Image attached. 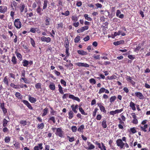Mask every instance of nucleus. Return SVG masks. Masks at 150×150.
<instances>
[{
  "instance_id": "10",
  "label": "nucleus",
  "mask_w": 150,
  "mask_h": 150,
  "mask_svg": "<svg viewBox=\"0 0 150 150\" xmlns=\"http://www.w3.org/2000/svg\"><path fill=\"white\" fill-rule=\"evenodd\" d=\"M22 102L26 105L27 107L30 110H33V108L31 106V105L26 100H23Z\"/></svg>"
},
{
  "instance_id": "38",
  "label": "nucleus",
  "mask_w": 150,
  "mask_h": 150,
  "mask_svg": "<svg viewBox=\"0 0 150 150\" xmlns=\"http://www.w3.org/2000/svg\"><path fill=\"white\" fill-rule=\"evenodd\" d=\"M116 99V97L115 96H111L110 99V101L111 103H112Z\"/></svg>"
},
{
  "instance_id": "1",
  "label": "nucleus",
  "mask_w": 150,
  "mask_h": 150,
  "mask_svg": "<svg viewBox=\"0 0 150 150\" xmlns=\"http://www.w3.org/2000/svg\"><path fill=\"white\" fill-rule=\"evenodd\" d=\"M55 134L60 137H63L64 133L62 130L61 127H59L57 129V130L55 133Z\"/></svg>"
},
{
  "instance_id": "27",
  "label": "nucleus",
  "mask_w": 150,
  "mask_h": 150,
  "mask_svg": "<svg viewBox=\"0 0 150 150\" xmlns=\"http://www.w3.org/2000/svg\"><path fill=\"white\" fill-rule=\"evenodd\" d=\"M15 96L17 98L19 99H21L22 98V96L21 94L18 92H16L15 94Z\"/></svg>"
},
{
  "instance_id": "43",
  "label": "nucleus",
  "mask_w": 150,
  "mask_h": 150,
  "mask_svg": "<svg viewBox=\"0 0 150 150\" xmlns=\"http://www.w3.org/2000/svg\"><path fill=\"white\" fill-rule=\"evenodd\" d=\"M80 40V37L79 35H77L74 40V42L75 43H78Z\"/></svg>"
},
{
  "instance_id": "35",
  "label": "nucleus",
  "mask_w": 150,
  "mask_h": 150,
  "mask_svg": "<svg viewBox=\"0 0 150 150\" xmlns=\"http://www.w3.org/2000/svg\"><path fill=\"white\" fill-rule=\"evenodd\" d=\"M49 88L52 90H54L55 89V86L53 83H51L49 86Z\"/></svg>"
},
{
  "instance_id": "62",
  "label": "nucleus",
  "mask_w": 150,
  "mask_h": 150,
  "mask_svg": "<svg viewBox=\"0 0 150 150\" xmlns=\"http://www.w3.org/2000/svg\"><path fill=\"white\" fill-rule=\"evenodd\" d=\"M132 123L135 124H137L138 123V121L137 118L133 119Z\"/></svg>"
},
{
  "instance_id": "18",
  "label": "nucleus",
  "mask_w": 150,
  "mask_h": 150,
  "mask_svg": "<svg viewBox=\"0 0 150 150\" xmlns=\"http://www.w3.org/2000/svg\"><path fill=\"white\" fill-rule=\"evenodd\" d=\"M28 99L29 101L32 103H35L37 100L35 98L31 97L30 96H28Z\"/></svg>"
},
{
  "instance_id": "5",
  "label": "nucleus",
  "mask_w": 150,
  "mask_h": 150,
  "mask_svg": "<svg viewBox=\"0 0 150 150\" xmlns=\"http://www.w3.org/2000/svg\"><path fill=\"white\" fill-rule=\"evenodd\" d=\"M135 96L140 99L143 100L144 98V96L143 94L139 92H137L134 93Z\"/></svg>"
},
{
  "instance_id": "22",
  "label": "nucleus",
  "mask_w": 150,
  "mask_h": 150,
  "mask_svg": "<svg viewBox=\"0 0 150 150\" xmlns=\"http://www.w3.org/2000/svg\"><path fill=\"white\" fill-rule=\"evenodd\" d=\"M45 126L44 123H41L38 124L37 125V127L38 129H43Z\"/></svg>"
},
{
  "instance_id": "47",
  "label": "nucleus",
  "mask_w": 150,
  "mask_h": 150,
  "mask_svg": "<svg viewBox=\"0 0 150 150\" xmlns=\"http://www.w3.org/2000/svg\"><path fill=\"white\" fill-rule=\"evenodd\" d=\"M107 78L108 79L111 80L116 79L117 78V76L116 75H113L110 76H108Z\"/></svg>"
},
{
  "instance_id": "49",
  "label": "nucleus",
  "mask_w": 150,
  "mask_h": 150,
  "mask_svg": "<svg viewBox=\"0 0 150 150\" xmlns=\"http://www.w3.org/2000/svg\"><path fill=\"white\" fill-rule=\"evenodd\" d=\"M67 138L69 139V141L70 142H71L74 141L75 140L74 137H70L69 136H67Z\"/></svg>"
},
{
  "instance_id": "52",
  "label": "nucleus",
  "mask_w": 150,
  "mask_h": 150,
  "mask_svg": "<svg viewBox=\"0 0 150 150\" xmlns=\"http://www.w3.org/2000/svg\"><path fill=\"white\" fill-rule=\"evenodd\" d=\"M61 14L62 15H64L65 16H67L69 14V12L68 10H67L65 11V13L62 12Z\"/></svg>"
},
{
  "instance_id": "20",
  "label": "nucleus",
  "mask_w": 150,
  "mask_h": 150,
  "mask_svg": "<svg viewBox=\"0 0 150 150\" xmlns=\"http://www.w3.org/2000/svg\"><path fill=\"white\" fill-rule=\"evenodd\" d=\"M135 105L134 103L132 101H131L129 104V106L132 108V110L134 111L136 110V108L135 106Z\"/></svg>"
},
{
  "instance_id": "24",
  "label": "nucleus",
  "mask_w": 150,
  "mask_h": 150,
  "mask_svg": "<svg viewBox=\"0 0 150 150\" xmlns=\"http://www.w3.org/2000/svg\"><path fill=\"white\" fill-rule=\"evenodd\" d=\"M42 11L41 8V7L40 6H39L38 8L36 9V11L37 13L39 15H41L42 13H41V11Z\"/></svg>"
},
{
  "instance_id": "13",
  "label": "nucleus",
  "mask_w": 150,
  "mask_h": 150,
  "mask_svg": "<svg viewBox=\"0 0 150 150\" xmlns=\"http://www.w3.org/2000/svg\"><path fill=\"white\" fill-rule=\"evenodd\" d=\"M76 65L79 67H89V65L88 64L78 62L76 63Z\"/></svg>"
},
{
  "instance_id": "19",
  "label": "nucleus",
  "mask_w": 150,
  "mask_h": 150,
  "mask_svg": "<svg viewBox=\"0 0 150 150\" xmlns=\"http://www.w3.org/2000/svg\"><path fill=\"white\" fill-rule=\"evenodd\" d=\"M9 121V120H8L5 118L3 119L2 122L3 126V127L7 126Z\"/></svg>"
},
{
  "instance_id": "11",
  "label": "nucleus",
  "mask_w": 150,
  "mask_h": 150,
  "mask_svg": "<svg viewBox=\"0 0 150 150\" xmlns=\"http://www.w3.org/2000/svg\"><path fill=\"white\" fill-rule=\"evenodd\" d=\"M41 40L43 42H49L51 41V39L50 37L46 38L45 36H42L41 38Z\"/></svg>"
},
{
  "instance_id": "2",
  "label": "nucleus",
  "mask_w": 150,
  "mask_h": 150,
  "mask_svg": "<svg viewBox=\"0 0 150 150\" xmlns=\"http://www.w3.org/2000/svg\"><path fill=\"white\" fill-rule=\"evenodd\" d=\"M21 23L20 21V19H16L14 22V25L17 29H20L21 27Z\"/></svg>"
},
{
  "instance_id": "9",
  "label": "nucleus",
  "mask_w": 150,
  "mask_h": 150,
  "mask_svg": "<svg viewBox=\"0 0 150 150\" xmlns=\"http://www.w3.org/2000/svg\"><path fill=\"white\" fill-rule=\"evenodd\" d=\"M19 123L20 124L23 126H25L26 125L29 126L30 124V122L29 121H27V120H20V121Z\"/></svg>"
},
{
  "instance_id": "28",
  "label": "nucleus",
  "mask_w": 150,
  "mask_h": 150,
  "mask_svg": "<svg viewBox=\"0 0 150 150\" xmlns=\"http://www.w3.org/2000/svg\"><path fill=\"white\" fill-rule=\"evenodd\" d=\"M74 113L72 111L70 110L68 113L69 118V119H71L73 117Z\"/></svg>"
},
{
  "instance_id": "59",
  "label": "nucleus",
  "mask_w": 150,
  "mask_h": 150,
  "mask_svg": "<svg viewBox=\"0 0 150 150\" xmlns=\"http://www.w3.org/2000/svg\"><path fill=\"white\" fill-rule=\"evenodd\" d=\"M1 109L2 110L3 112L4 115H6L7 114V109L6 108H4Z\"/></svg>"
},
{
  "instance_id": "57",
  "label": "nucleus",
  "mask_w": 150,
  "mask_h": 150,
  "mask_svg": "<svg viewBox=\"0 0 150 150\" xmlns=\"http://www.w3.org/2000/svg\"><path fill=\"white\" fill-rule=\"evenodd\" d=\"M89 82L91 83H93V84H95L96 83V80L93 79L92 78L90 79L89 80Z\"/></svg>"
},
{
  "instance_id": "17",
  "label": "nucleus",
  "mask_w": 150,
  "mask_h": 150,
  "mask_svg": "<svg viewBox=\"0 0 150 150\" xmlns=\"http://www.w3.org/2000/svg\"><path fill=\"white\" fill-rule=\"evenodd\" d=\"M78 105L77 104L75 105L74 106V105H72L71 106V108H72L73 112V111L75 113H77V111L76 110V109H77L78 108Z\"/></svg>"
},
{
  "instance_id": "41",
  "label": "nucleus",
  "mask_w": 150,
  "mask_h": 150,
  "mask_svg": "<svg viewBox=\"0 0 150 150\" xmlns=\"http://www.w3.org/2000/svg\"><path fill=\"white\" fill-rule=\"evenodd\" d=\"M48 3V1L47 0H44L43 7V9H46V8H47Z\"/></svg>"
},
{
  "instance_id": "31",
  "label": "nucleus",
  "mask_w": 150,
  "mask_h": 150,
  "mask_svg": "<svg viewBox=\"0 0 150 150\" xmlns=\"http://www.w3.org/2000/svg\"><path fill=\"white\" fill-rule=\"evenodd\" d=\"M84 128V126L83 125H81L78 129L77 130L78 131L82 132Z\"/></svg>"
},
{
  "instance_id": "32",
  "label": "nucleus",
  "mask_w": 150,
  "mask_h": 150,
  "mask_svg": "<svg viewBox=\"0 0 150 150\" xmlns=\"http://www.w3.org/2000/svg\"><path fill=\"white\" fill-rule=\"evenodd\" d=\"M25 7V5L24 4H23L21 5V6L19 7L21 12L22 13Z\"/></svg>"
},
{
  "instance_id": "46",
  "label": "nucleus",
  "mask_w": 150,
  "mask_h": 150,
  "mask_svg": "<svg viewBox=\"0 0 150 150\" xmlns=\"http://www.w3.org/2000/svg\"><path fill=\"white\" fill-rule=\"evenodd\" d=\"M141 48V46L140 45V44H139L134 49V51L135 52H137Z\"/></svg>"
},
{
  "instance_id": "34",
  "label": "nucleus",
  "mask_w": 150,
  "mask_h": 150,
  "mask_svg": "<svg viewBox=\"0 0 150 150\" xmlns=\"http://www.w3.org/2000/svg\"><path fill=\"white\" fill-rule=\"evenodd\" d=\"M102 126L103 128H105L107 127L106 121V120H104L102 122Z\"/></svg>"
},
{
  "instance_id": "44",
  "label": "nucleus",
  "mask_w": 150,
  "mask_h": 150,
  "mask_svg": "<svg viewBox=\"0 0 150 150\" xmlns=\"http://www.w3.org/2000/svg\"><path fill=\"white\" fill-rule=\"evenodd\" d=\"M3 82L4 83L8 85V81L7 78V76H6L4 77L3 79Z\"/></svg>"
},
{
  "instance_id": "23",
  "label": "nucleus",
  "mask_w": 150,
  "mask_h": 150,
  "mask_svg": "<svg viewBox=\"0 0 150 150\" xmlns=\"http://www.w3.org/2000/svg\"><path fill=\"white\" fill-rule=\"evenodd\" d=\"M124 42V41L123 40H120V41H117L113 43V44L115 46H117L119 45L123 44Z\"/></svg>"
},
{
  "instance_id": "25",
  "label": "nucleus",
  "mask_w": 150,
  "mask_h": 150,
  "mask_svg": "<svg viewBox=\"0 0 150 150\" xmlns=\"http://www.w3.org/2000/svg\"><path fill=\"white\" fill-rule=\"evenodd\" d=\"M22 63L24 67H27L29 64V62L27 60L24 59L23 60Z\"/></svg>"
},
{
  "instance_id": "56",
  "label": "nucleus",
  "mask_w": 150,
  "mask_h": 150,
  "mask_svg": "<svg viewBox=\"0 0 150 150\" xmlns=\"http://www.w3.org/2000/svg\"><path fill=\"white\" fill-rule=\"evenodd\" d=\"M98 110V109L97 108H96L93 113V117H95L96 116L97 111Z\"/></svg>"
},
{
  "instance_id": "55",
  "label": "nucleus",
  "mask_w": 150,
  "mask_h": 150,
  "mask_svg": "<svg viewBox=\"0 0 150 150\" xmlns=\"http://www.w3.org/2000/svg\"><path fill=\"white\" fill-rule=\"evenodd\" d=\"M50 108L51 110V111H50V113L52 115H55V113L56 112V111L54 110H53V108L50 107Z\"/></svg>"
},
{
  "instance_id": "54",
  "label": "nucleus",
  "mask_w": 150,
  "mask_h": 150,
  "mask_svg": "<svg viewBox=\"0 0 150 150\" xmlns=\"http://www.w3.org/2000/svg\"><path fill=\"white\" fill-rule=\"evenodd\" d=\"M35 87L36 88H41V85L40 83H36L35 85Z\"/></svg>"
},
{
  "instance_id": "61",
  "label": "nucleus",
  "mask_w": 150,
  "mask_h": 150,
  "mask_svg": "<svg viewBox=\"0 0 150 150\" xmlns=\"http://www.w3.org/2000/svg\"><path fill=\"white\" fill-rule=\"evenodd\" d=\"M4 127L3 129V131L4 133H6L8 132L9 130L6 127Z\"/></svg>"
},
{
  "instance_id": "26",
  "label": "nucleus",
  "mask_w": 150,
  "mask_h": 150,
  "mask_svg": "<svg viewBox=\"0 0 150 150\" xmlns=\"http://www.w3.org/2000/svg\"><path fill=\"white\" fill-rule=\"evenodd\" d=\"M78 53L81 55H86L87 54V52L83 50H78L77 51Z\"/></svg>"
},
{
  "instance_id": "45",
  "label": "nucleus",
  "mask_w": 150,
  "mask_h": 150,
  "mask_svg": "<svg viewBox=\"0 0 150 150\" xmlns=\"http://www.w3.org/2000/svg\"><path fill=\"white\" fill-rule=\"evenodd\" d=\"M50 121H52L53 123H55L56 122V121L54 117V116L50 117L48 121L50 122Z\"/></svg>"
},
{
  "instance_id": "58",
  "label": "nucleus",
  "mask_w": 150,
  "mask_h": 150,
  "mask_svg": "<svg viewBox=\"0 0 150 150\" xmlns=\"http://www.w3.org/2000/svg\"><path fill=\"white\" fill-rule=\"evenodd\" d=\"M71 130L73 132H76L77 128L76 126H73L71 127Z\"/></svg>"
},
{
  "instance_id": "8",
  "label": "nucleus",
  "mask_w": 150,
  "mask_h": 150,
  "mask_svg": "<svg viewBox=\"0 0 150 150\" xmlns=\"http://www.w3.org/2000/svg\"><path fill=\"white\" fill-rule=\"evenodd\" d=\"M87 144L89 146L88 147H85V148L87 150H91L94 149L95 148V146L92 144L90 142H87Z\"/></svg>"
},
{
  "instance_id": "51",
  "label": "nucleus",
  "mask_w": 150,
  "mask_h": 150,
  "mask_svg": "<svg viewBox=\"0 0 150 150\" xmlns=\"http://www.w3.org/2000/svg\"><path fill=\"white\" fill-rule=\"evenodd\" d=\"M57 29H59L60 28H63V24L62 23H59L57 24Z\"/></svg>"
},
{
  "instance_id": "21",
  "label": "nucleus",
  "mask_w": 150,
  "mask_h": 150,
  "mask_svg": "<svg viewBox=\"0 0 150 150\" xmlns=\"http://www.w3.org/2000/svg\"><path fill=\"white\" fill-rule=\"evenodd\" d=\"M48 112L49 110L48 108L46 107L43 110V113L42 114V116L43 117L46 115Z\"/></svg>"
},
{
  "instance_id": "63",
  "label": "nucleus",
  "mask_w": 150,
  "mask_h": 150,
  "mask_svg": "<svg viewBox=\"0 0 150 150\" xmlns=\"http://www.w3.org/2000/svg\"><path fill=\"white\" fill-rule=\"evenodd\" d=\"M16 54L17 57L18 59H22V56L20 53L17 52L16 53Z\"/></svg>"
},
{
  "instance_id": "12",
  "label": "nucleus",
  "mask_w": 150,
  "mask_h": 150,
  "mask_svg": "<svg viewBox=\"0 0 150 150\" xmlns=\"http://www.w3.org/2000/svg\"><path fill=\"white\" fill-rule=\"evenodd\" d=\"M43 149L42 146V144L40 143L38 144V146H35L34 148V150H42Z\"/></svg>"
},
{
  "instance_id": "37",
  "label": "nucleus",
  "mask_w": 150,
  "mask_h": 150,
  "mask_svg": "<svg viewBox=\"0 0 150 150\" xmlns=\"http://www.w3.org/2000/svg\"><path fill=\"white\" fill-rule=\"evenodd\" d=\"M30 42L32 46L34 47H35V43L34 40L32 38H30Z\"/></svg>"
},
{
  "instance_id": "14",
  "label": "nucleus",
  "mask_w": 150,
  "mask_h": 150,
  "mask_svg": "<svg viewBox=\"0 0 150 150\" xmlns=\"http://www.w3.org/2000/svg\"><path fill=\"white\" fill-rule=\"evenodd\" d=\"M121 11L119 10H117L116 13V16L117 17L120 18H123L124 17V15L123 14H120Z\"/></svg>"
},
{
  "instance_id": "29",
  "label": "nucleus",
  "mask_w": 150,
  "mask_h": 150,
  "mask_svg": "<svg viewBox=\"0 0 150 150\" xmlns=\"http://www.w3.org/2000/svg\"><path fill=\"white\" fill-rule=\"evenodd\" d=\"M50 18L48 17H47L45 18V24L46 26L49 25L50 24Z\"/></svg>"
},
{
  "instance_id": "64",
  "label": "nucleus",
  "mask_w": 150,
  "mask_h": 150,
  "mask_svg": "<svg viewBox=\"0 0 150 150\" xmlns=\"http://www.w3.org/2000/svg\"><path fill=\"white\" fill-rule=\"evenodd\" d=\"M50 146L49 145L46 144L45 146L44 150H50Z\"/></svg>"
},
{
  "instance_id": "7",
  "label": "nucleus",
  "mask_w": 150,
  "mask_h": 150,
  "mask_svg": "<svg viewBox=\"0 0 150 150\" xmlns=\"http://www.w3.org/2000/svg\"><path fill=\"white\" fill-rule=\"evenodd\" d=\"M89 28V27L88 26H85L81 28L78 29L77 30V32L78 33H81L86 30H87Z\"/></svg>"
},
{
  "instance_id": "15",
  "label": "nucleus",
  "mask_w": 150,
  "mask_h": 150,
  "mask_svg": "<svg viewBox=\"0 0 150 150\" xmlns=\"http://www.w3.org/2000/svg\"><path fill=\"white\" fill-rule=\"evenodd\" d=\"M7 11V7L5 6H0V13H4Z\"/></svg>"
},
{
  "instance_id": "42",
  "label": "nucleus",
  "mask_w": 150,
  "mask_h": 150,
  "mask_svg": "<svg viewBox=\"0 0 150 150\" xmlns=\"http://www.w3.org/2000/svg\"><path fill=\"white\" fill-rule=\"evenodd\" d=\"M84 17L85 19L87 20L88 21H91L92 20V18L88 17V16L87 14H85L84 15Z\"/></svg>"
},
{
  "instance_id": "39",
  "label": "nucleus",
  "mask_w": 150,
  "mask_h": 150,
  "mask_svg": "<svg viewBox=\"0 0 150 150\" xmlns=\"http://www.w3.org/2000/svg\"><path fill=\"white\" fill-rule=\"evenodd\" d=\"M71 19L72 21L76 22L78 20V18L76 15L72 16L71 17Z\"/></svg>"
},
{
  "instance_id": "60",
  "label": "nucleus",
  "mask_w": 150,
  "mask_h": 150,
  "mask_svg": "<svg viewBox=\"0 0 150 150\" xmlns=\"http://www.w3.org/2000/svg\"><path fill=\"white\" fill-rule=\"evenodd\" d=\"M130 131L133 133L134 134L137 132V131L135 127L131 128L130 129Z\"/></svg>"
},
{
  "instance_id": "48",
  "label": "nucleus",
  "mask_w": 150,
  "mask_h": 150,
  "mask_svg": "<svg viewBox=\"0 0 150 150\" xmlns=\"http://www.w3.org/2000/svg\"><path fill=\"white\" fill-rule=\"evenodd\" d=\"M9 76L10 78H12L14 79H16V75L14 74L13 73H9Z\"/></svg>"
},
{
  "instance_id": "3",
  "label": "nucleus",
  "mask_w": 150,
  "mask_h": 150,
  "mask_svg": "<svg viewBox=\"0 0 150 150\" xmlns=\"http://www.w3.org/2000/svg\"><path fill=\"white\" fill-rule=\"evenodd\" d=\"M116 144L117 145L120 147L121 149L123 148L125 145V144L123 142L122 140L120 139L117 140L116 141Z\"/></svg>"
},
{
  "instance_id": "16",
  "label": "nucleus",
  "mask_w": 150,
  "mask_h": 150,
  "mask_svg": "<svg viewBox=\"0 0 150 150\" xmlns=\"http://www.w3.org/2000/svg\"><path fill=\"white\" fill-rule=\"evenodd\" d=\"M69 98L73 100H76L79 102L80 101V100L78 97H75L73 95H70L69 96Z\"/></svg>"
},
{
  "instance_id": "30",
  "label": "nucleus",
  "mask_w": 150,
  "mask_h": 150,
  "mask_svg": "<svg viewBox=\"0 0 150 150\" xmlns=\"http://www.w3.org/2000/svg\"><path fill=\"white\" fill-rule=\"evenodd\" d=\"M148 125L147 124L144 125L143 127L141 126L140 128L144 132H147L146 130V129Z\"/></svg>"
},
{
  "instance_id": "6",
  "label": "nucleus",
  "mask_w": 150,
  "mask_h": 150,
  "mask_svg": "<svg viewBox=\"0 0 150 150\" xmlns=\"http://www.w3.org/2000/svg\"><path fill=\"white\" fill-rule=\"evenodd\" d=\"M103 104L101 103H97V105L99 107L101 111L104 113H105L106 112V111L105 109V107L103 106Z\"/></svg>"
},
{
  "instance_id": "50",
  "label": "nucleus",
  "mask_w": 150,
  "mask_h": 150,
  "mask_svg": "<svg viewBox=\"0 0 150 150\" xmlns=\"http://www.w3.org/2000/svg\"><path fill=\"white\" fill-rule=\"evenodd\" d=\"M11 139L9 137H6L4 139L5 142L6 143H8L10 141Z\"/></svg>"
},
{
  "instance_id": "4",
  "label": "nucleus",
  "mask_w": 150,
  "mask_h": 150,
  "mask_svg": "<svg viewBox=\"0 0 150 150\" xmlns=\"http://www.w3.org/2000/svg\"><path fill=\"white\" fill-rule=\"evenodd\" d=\"M123 111V108L120 109H117L114 111H112L109 112V115H114L120 113Z\"/></svg>"
},
{
  "instance_id": "53",
  "label": "nucleus",
  "mask_w": 150,
  "mask_h": 150,
  "mask_svg": "<svg viewBox=\"0 0 150 150\" xmlns=\"http://www.w3.org/2000/svg\"><path fill=\"white\" fill-rule=\"evenodd\" d=\"M105 88H101L99 90L98 92V93L100 94L102 93L105 92Z\"/></svg>"
},
{
  "instance_id": "36",
  "label": "nucleus",
  "mask_w": 150,
  "mask_h": 150,
  "mask_svg": "<svg viewBox=\"0 0 150 150\" xmlns=\"http://www.w3.org/2000/svg\"><path fill=\"white\" fill-rule=\"evenodd\" d=\"M79 111L81 112V114L82 115H87V113H86L84 110H83L82 108L81 107H79Z\"/></svg>"
},
{
  "instance_id": "33",
  "label": "nucleus",
  "mask_w": 150,
  "mask_h": 150,
  "mask_svg": "<svg viewBox=\"0 0 150 150\" xmlns=\"http://www.w3.org/2000/svg\"><path fill=\"white\" fill-rule=\"evenodd\" d=\"M69 42L68 40L67 39L66 40H65L64 43V45L65 48H69Z\"/></svg>"
},
{
  "instance_id": "40",
  "label": "nucleus",
  "mask_w": 150,
  "mask_h": 150,
  "mask_svg": "<svg viewBox=\"0 0 150 150\" xmlns=\"http://www.w3.org/2000/svg\"><path fill=\"white\" fill-rule=\"evenodd\" d=\"M11 62L13 63V64H16L17 63V59L15 56H13L12 57Z\"/></svg>"
}]
</instances>
